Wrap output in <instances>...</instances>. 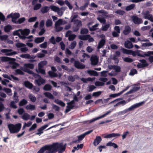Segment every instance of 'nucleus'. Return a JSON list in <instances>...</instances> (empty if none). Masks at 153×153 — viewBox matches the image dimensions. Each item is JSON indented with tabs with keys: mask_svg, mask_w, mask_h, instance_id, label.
Wrapping results in <instances>:
<instances>
[{
	"mask_svg": "<svg viewBox=\"0 0 153 153\" xmlns=\"http://www.w3.org/2000/svg\"><path fill=\"white\" fill-rule=\"evenodd\" d=\"M50 146L51 150L55 153L58 152L59 153H62L66 148L65 145H63L62 143H54Z\"/></svg>",
	"mask_w": 153,
	"mask_h": 153,
	"instance_id": "f257e3e1",
	"label": "nucleus"
},
{
	"mask_svg": "<svg viewBox=\"0 0 153 153\" xmlns=\"http://www.w3.org/2000/svg\"><path fill=\"white\" fill-rule=\"evenodd\" d=\"M78 15L77 13L74 14L72 16L71 22H74V26L73 27V30L74 32L77 31L80 27L82 25V22L81 21L78 20H74L77 18Z\"/></svg>",
	"mask_w": 153,
	"mask_h": 153,
	"instance_id": "f03ea898",
	"label": "nucleus"
},
{
	"mask_svg": "<svg viewBox=\"0 0 153 153\" xmlns=\"http://www.w3.org/2000/svg\"><path fill=\"white\" fill-rule=\"evenodd\" d=\"M21 126L22 124L20 123H17L15 125L9 124L7 126L11 134L18 133L20 130Z\"/></svg>",
	"mask_w": 153,
	"mask_h": 153,
	"instance_id": "7ed1b4c3",
	"label": "nucleus"
},
{
	"mask_svg": "<svg viewBox=\"0 0 153 153\" xmlns=\"http://www.w3.org/2000/svg\"><path fill=\"white\" fill-rule=\"evenodd\" d=\"M47 63V62L44 61L40 62L38 64V72L41 74H44L45 73V70L43 69V67Z\"/></svg>",
	"mask_w": 153,
	"mask_h": 153,
	"instance_id": "20e7f679",
	"label": "nucleus"
},
{
	"mask_svg": "<svg viewBox=\"0 0 153 153\" xmlns=\"http://www.w3.org/2000/svg\"><path fill=\"white\" fill-rule=\"evenodd\" d=\"M142 14L143 17L145 19H148L152 22H153V15L150 14L149 11H147L143 12Z\"/></svg>",
	"mask_w": 153,
	"mask_h": 153,
	"instance_id": "39448f33",
	"label": "nucleus"
},
{
	"mask_svg": "<svg viewBox=\"0 0 153 153\" xmlns=\"http://www.w3.org/2000/svg\"><path fill=\"white\" fill-rule=\"evenodd\" d=\"M20 14L18 13H15L13 14L11 13L8 15L7 18H12V21L14 23H17V19L20 17Z\"/></svg>",
	"mask_w": 153,
	"mask_h": 153,
	"instance_id": "423d86ee",
	"label": "nucleus"
},
{
	"mask_svg": "<svg viewBox=\"0 0 153 153\" xmlns=\"http://www.w3.org/2000/svg\"><path fill=\"white\" fill-rule=\"evenodd\" d=\"M50 8L55 12H57L58 14L60 16H62L63 13V12L62 10V8L59 9L58 7L54 5H51L50 6Z\"/></svg>",
	"mask_w": 153,
	"mask_h": 153,
	"instance_id": "0eeeda50",
	"label": "nucleus"
},
{
	"mask_svg": "<svg viewBox=\"0 0 153 153\" xmlns=\"http://www.w3.org/2000/svg\"><path fill=\"white\" fill-rule=\"evenodd\" d=\"M1 52L3 53H5V55L8 56H12L17 53L16 51H12L11 49H3L1 50Z\"/></svg>",
	"mask_w": 153,
	"mask_h": 153,
	"instance_id": "6e6552de",
	"label": "nucleus"
},
{
	"mask_svg": "<svg viewBox=\"0 0 153 153\" xmlns=\"http://www.w3.org/2000/svg\"><path fill=\"white\" fill-rule=\"evenodd\" d=\"M123 52L124 53L126 54H127L132 55L134 56H136L137 55V50L135 51H133L131 50H128L125 48H123L122 49Z\"/></svg>",
	"mask_w": 153,
	"mask_h": 153,
	"instance_id": "1a4fd4ad",
	"label": "nucleus"
},
{
	"mask_svg": "<svg viewBox=\"0 0 153 153\" xmlns=\"http://www.w3.org/2000/svg\"><path fill=\"white\" fill-rule=\"evenodd\" d=\"M137 55L138 56L144 57L145 56H149L151 55H153V51H149L145 52L144 54L143 53V52L139 50H137Z\"/></svg>",
	"mask_w": 153,
	"mask_h": 153,
	"instance_id": "9d476101",
	"label": "nucleus"
},
{
	"mask_svg": "<svg viewBox=\"0 0 153 153\" xmlns=\"http://www.w3.org/2000/svg\"><path fill=\"white\" fill-rule=\"evenodd\" d=\"M74 106L75 102L74 100H73L70 102L67 103V105L65 111V113H67L70 111L71 109L73 108Z\"/></svg>",
	"mask_w": 153,
	"mask_h": 153,
	"instance_id": "9b49d317",
	"label": "nucleus"
},
{
	"mask_svg": "<svg viewBox=\"0 0 153 153\" xmlns=\"http://www.w3.org/2000/svg\"><path fill=\"white\" fill-rule=\"evenodd\" d=\"M72 32L71 30L68 31L65 35V36L68 37V39L69 41L73 40L76 38V36L74 34H72Z\"/></svg>",
	"mask_w": 153,
	"mask_h": 153,
	"instance_id": "f8f14e48",
	"label": "nucleus"
},
{
	"mask_svg": "<svg viewBox=\"0 0 153 153\" xmlns=\"http://www.w3.org/2000/svg\"><path fill=\"white\" fill-rule=\"evenodd\" d=\"M131 19L133 22L135 24L139 25L143 23L142 19L141 18H138L137 16H132Z\"/></svg>",
	"mask_w": 153,
	"mask_h": 153,
	"instance_id": "ddd939ff",
	"label": "nucleus"
},
{
	"mask_svg": "<svg viewBox=\"0 0 153 153\" xmlns=\"http://www.w3.org/2000/svg\"><path fill=\"white\" fill-rule=\"evenodd\" d=\"M144 102H142L139 103H137L134 105H133L129 108L128 109H126V110H127V112L128 111L134 110V109L144 104Z\"/></svg>",
	"mask_w": 153,
	"mask_h": 153,
	"instance_id": "4468645a",
	"label": "nucleus"
},
{
	"mask_svg": "<svg viewBox=\"0 0 153 153\" xmlns=\"http://www.w3.org/2000/svg\"><path fill=\"white\" fill-rule=\"evenodd\" d=\"M132 86L133 89L128 92L127 94H131L138 90L140 88V84L139 83L133 85Z\"/></svg>",
	"mask_w": 153,
	"mask_h": 153,
	"instance_id": "2eb2a0df",
	"label": "nucleus"
},
{
	"mask_svg": "<svg viewBox=\"0 0 153 153\" xmlns=\"http://www.w3.org/2000/svg\"><path fill=\"white\" fill-rule=\"evenodd\" d=\"M38 78V79L35 80V82L36 84L39 86L43 84L45 82V80L42 78L40 76L38 75L36 77Z\"/></svg>",
	"mask_w": 153,
	"mask_h": 153,
	"instance_id": "dca6fc26",
	"label": "nucleus"
},
{
	"mask_svg": "<svg viewBox=\"0 0 153 153\" xmlns=\"http://www.w3.org/2000/svg\"><path fill=\"white\" fill-rule=\"evenodd\" d=\"M112 111V110H109V111H107L106 113L102 115H101L99 117L94 118L93 119L91 120H90V122L91 123V122H93L94 121H96V120H98L100 119H101V118L104 117L106 116L109 114L111 112V111Z\"/></svg>",
	"mask_w": 153,
	"mask_h": 153,
	"instance_id": "f3484780",
	"label": "nucleus"
},
{
	"mask_svg": "<svg viewBox=\"0 0 153 153\" xmlns=\"http://www.w3.org/2000/svg\"><path fill=\"white\" fill-rule=\"evenodd\" d=\"M91 64L93 65H96L98 61V58L95 55H92L91 58Z\"/></svg>",
	"mask_w": 153,
	"mask_h": 153,
	"instance_id": "a211bd4d",
	"label": "nucleus"
},
{
	"mask_svg": "<svg viewBox=\"0 0 153 153\" xmlns=\"http://www.w3.org/2000/svg\"><path fill=\"white\" fill-rule=\"evenodd\" d=\"M51 69L53 71H49L48 72L49 75L51 77H56L58 76V75L55 73L54 72L56 71V69L54 67H52Z\"/></svg>",
	"mask_w": 153,
	"mask_h": 153,
	"instance_id": "6ab92c4d",
	"label": "nucleus"
},
{
	"mask_svg": "<svg viewBox=\"0 0 153 153\" xmlns=\"http://www.w3.org/2000/svg\"><path fill=\"white\" fill-rule=\"evenodd\" d=\"M120 135V134L118 133H112L108 134L104 136L105 138H110L112 137H118Z\"/></svg>",
	"mask_w": 153,
	"mask_h": 153,
	"instance_id": "aec40b11",
	"label": "nucleus"
},
{
	"mask_svg": "<svg viewBox=\"0 0 153 153\" xmlns=\"http://www.w3.org/2000/svg\"><path fill=\"white\" fill-rule=\"evenodd\" d=\"M74 65L75 67L78 69H83L85 68V65L80 63L79 61H75Z\"/></svg>",
	"mask_w": 153,
	"mask_h": 153,
	"instance_id": "412c9836",
	"label": "nucleus"
},
{
	"mask_svg": "<svg viewBox=\"0 0 153 153\" xmlns=\"http://www.w3.org/2000/svg\"><path fill=\"white\" fill-rule=\"evenodd\" d=\"M20 56L22 58L27 59H34L36 57V56L33 55L30 56L28 54H22L20 55Z\"/></svg>",
	"mask_w": 153,
	"mask_h": 153,
	"instance_id": "4be33fe9",
	"label": "nucleus"
},
{
	"mask_svg": "<svg viewBox=\"0 0 153 153\" xmlns=\"http://www.w3.org/2000/svg\"><path fill=\"white\" fill-rule=\"evenodd\" d=\"M125 46L127 48L131 49L133 47L132 43L129 40H127L125 43Z\"/></svg>",
	"mask_w": 153,
	"mask_h": 153,
	"instance_id": "5701e85b",
	"label": "nucleus"
},
{
	"mask_svg": "<svg viewBox=\"0 0 153 153\" xmlns=\"http://www.w3.org/2000/svg\"><path fill=\"white\" fill-rule=\"evenodd\" d=\"M50 145H46L41 148L38 152L37 153H43L46 150V149H51Z\"/></svg>",
	"mask_w": 153,
	"mask_h": 153,
	"instance_id": "b1692460",
	"label": "nucleus"
},
{
	"mask_svg": "<svg viewBox=\"0 0 153 153\" xmlns=\"http://www.w3.org/2000/svg\"><path fill=\"white\" fill-rule=\"evenodd\" d=\"M90 58V56L87 54L83 53L82 56L80 57V61L82 62H84L85 60L89 59Z\"/></svg>",
	"mask_w": 153,
	"mask_h": 153,
	"instance_id": "393cba45",
	"label": "nucleus"
},
{
	"mask_svg": "<svg viewBox=\"0 0 153 153\" xmlns=\"http://www.w3.org/2000/svg\"><path fill=\"white\" fill-rule=\"evenodd\" d=\"M102 140V138L100 136L96 137L94 142V144L95 146L98 145Z\"/></svg>",
	"mask_w": 153,
	"mask_h": 153,
	"instance_id": "a878e982",
	"label": "nucleus"
},
{
	"mask_svg": "<svg viewBox=\"0 0 153 153\" xmlns=\"http://www.w3.org/2000/svg\"><path fill=\"white\" fill-rule=\"evenodd\" d=\"M9 82V81L6 79H4L1 81L2 84L5 85L6 86H8L10 87H12L13 86L12 84H10L8 83Z\"/></svg>",
	"mask_w": 153,
	"mask_h": 153,
	"instance_id": "bb28decb",
	"label": "nucleus"
},
{
	"mask_svg": "<svg viewBox=\"0 0 153 153\" xmlns=\"http://www.w3.org/2000/svg\"><path fill=\"white\" fill-rule=\"evenodd\" d=\"M92 24V23L91 22L89 23L88 24V26L89 27V30L90 31H94L97 29V27L99 25V24H96L95 25L92 26L91 27H90V25H91Z\"/></svg>",
	"mask_w": 153,
	"mask_h": 153,
	"instance_id": "cd10ccee",
	"label": "nucleus"
},
{
	"mask_svg": "<svg viewBox=\"0 0 153 153\" xmlns=\"http://www.w3.org/2000/svg\"><path fill=\"white\" fill-rule=\"evenodd\" d=\"M85 137V136L83 134L79 136H77V140L74 141V143H79L80 141L82 140Z\"/></svg>",
	"mask_w": 153,
	"mask_h": 153,
	"instance_id": "c85d7f7f",
	"label": "nucleus"
},
{
	"mask_svg": "<svg viewBox=\"0 0 153 153\" xmlns=\"http://www.w3.org/2000/svg\"><path fill=\"white\" fill-rule=\"evenodd\" d=\"M30 32V30L27 29H25L23 30L21 29V34L22 35H25V36L28 35Z\"/></svg>",
	"mask_w": 153,
	"mask_h": 153,
	"instance_id": "c756f323",
	"label": "nucleus"
},
{
	"mask_svg": "<svg viewBox=\"0 0 153 153\" xmlns=\"http://www.w3.org/2000/svg\"><path fill=\"white\" fill-rule=\"evenodd\" d=\"M34 67V65L32 64L27 63L25 64L24 65V70L27 69V68H29L31 69H33Z\"/></svg>",
	"mask_w": 153,
	"mask_h": 153,
	"instance_id": "7c9ffc66",
	"label": "nucleus"
},
{
	"mask_svg": "<svg viewBox=\"0 0 153 153\" xmlns=\"http://www.w3.org/2000/svg\"><path fill=\"white\" fill-rule=\"evenodd\" d=\"M131 30V29L130 27L126 26L125 27V30L123 31V33L124 34L127 35L130 33Z\"/></svg>",
	"mask_w": 153,
	"mask_h": 153,
	"instance_id": "2f4dec72",
	"label": "nucleus"
},
{
	"mask_svg": "<svg viewBox=\"0 0 153 153\" xmlns=\"http://www.w3.org/2000/svg\"><path fill=\"white\" fill-rule=\"evenodd\" d=\"M45 39L44 37H37L35 39L34 42L36 43H39L43 42Z\"/></svg>",
	"mask_w": 153,
	"mask_h": 153,
	"instance_id": "473e14b6",
	"label": "nucleus"
},
{
	"mask_svg": "<svg viewBox=\"0 0 153 153\" xmlns=\"http://www.w3.org/2000/svg\"><path fill=\"white\" fill-rule=\"evenodd\" d=\"M26 108L27 110H30L32 111L34 110L35 109L36 107L35 105L30 104L26 106Z\"/></svg>",
	"mask_w": 153,
	"mask_h": 153,
	"instance_id": "72a5a7b5",
	"label": "nucleus"
},
{
	"mask_svg": "<svg viewBox=\"0 0 153 153\" xmlns=\"http://www.w3.org/2000/svg\"><path fill=\"white\" fill-rule=\"evenodd\" d=\"M30 115L27 113H24L22 116V118L25 120H27L29 119Z\"/></svg>",
	"mask_w": 153,
	"mask_h": 153,
	"instance_id": "f704fd0d",
	"label": "nucleus"
},
{
	"mask_svg": "<svg viewBox=\"0 0 153 153\" xmlns=\"http://www.w3.org/2000/svg\"><path fill=\"white\" fill-rule=\"evenodd\" d=\"M90 37V36L89 35H80L79 36V38L82 40H88Z\"/></svg>",
	"mask_w": 153,
	"mask_h": 153,
	"instance_id": "c9c22d12",
	"label": "nucleus"
},
{
	"mask_svg": "<svg viewBox=\"0 0 153 153\" xmlns=\"http://www.w3.org/2000/svg\"><path fill=\"white\" fill-rule=\"evenodd\" d=\"M10 58L9 57H5V56H2L0 57V61L2 62H6L10 60Z\"/></svg>",
	"mask_w": 153,
	"mask_h": 153,
	"instance_id": "e433bc0d",
	"label": "nucleus"
},
{
	"mask_svg": "<svg viewBox=\"0 0 153 153\" xmlns=\"http://www.w3.org/2000/svg\"><path fill=\"white\" fill-rule=\"evenodd\" d=\"M105 42V40H101L98 44L97 48L98 49H100L102 48L104 45Z\"/></svg>",
	"mask_w": 153,
	"mask_h": 153,
	"instance_id": "4c0bfd02",
	"label": "nucleus"
},
{
	"mask_svg": "<svg viewBox=\"0 0 153 153\" xmlns=\"http://www.w3.org/2000/svg\"><path fill=\"white\" fill-rule=\"evenodd\" d=\"M24 84V85L26 87L29 88L30 89L32 88L33 87V85L32 83L28 81L25 82Z\"/></svg>",
	"mask_w": 153,
	"mask_h": 153,
	"instance_id": "58836bf2",
	"label": "nucleus"
},
{
	"mask_svg": "<svg viewBox=\"0 0 153 153\" xmlns=\"http://www.w3.org/2000/svg\"><path fill=\"white\" fill-rule=\"evenodd\" d=\"M50 8V7H48L45 6L42 8L41 11L42 13H45L48 12Z\"/></svg>",
	"mask_w": 153,
	"mask_h": 153,
	"instance_id": "ea45409f",
	"label": "nucleus"
},
{
	"mask_svg": "<svg viewBox=\"0 0 153 153\" xmlns=\"http://www.w3.org/2000/svg\"><path fill=\"white\" fill-rule=\"evenodd\" d=\"M54 102L64 107L65 105V103H64L62 101H61L59 100L58 99H56L54 101Z\"/></svg>",
	"mask_w": 153,
	"mask_h": 153,
	"instance_id": "a19ab883",
	"label": "nucleus"
},
{
	"mask_svg": "<svg viewBox=\"0 0 153 153\" xmlns=\"http://www.w3.org/2000/svg\"><path fill=\"white\" fill-rule=\"evenodd\" d=\"M54 102L64 107L65 105V103H64L62 101H61L59 100L58 99H56L54 101Z\"/></svg>",
	"mask_w": 153,
	"mask_h": 153,
	"instance_id": "79ce46f5",
	"label": "nucleus"
},
{
	"mask_svg": "<svg viewBox=\"0 0 153 153\" xmlns=\"http://www.w3.org/2000/svg\"><path fill=\"white\" fill-rule=\"evenodd\" d=\"M87 73L91 75H93L94 76H97L98 75L97 73L94 71H88Z\"/></svg>",
	"mask_w": 153,
	"mask_h": 153,
	"instance_id": "37998d69",
	"label": "nucleus"
},
{
	"mask_svg": "<svg viewBox=\"0 0 153 153\" xmlns=\"http://www.w3.org/2000/svg\"><path fill=\"white\" fill-rule=\"evenodd\" d=\"M106 146H113L115 148H116L118 147V146L116 144L112 143L111 141L109 142L108 143H107Z\"/></svg>",
	"mask_w": 153,
	"mask_h": 153,
	"instance_id": "c03bdc74",
	"label": "nucleus"
},
{
	"mask_svg": "<svg viewBox=\"0 0 153 153\" xmlns=\"http://www.w3.org/2000/svg\"><path fill=\"white\" fill-rule=\"evenodd\" d=\"M135 7V5L134 4H132L128 6H127L126 8V11H129L132 9H133Z\"/></svg>",
	"mask_w": 153,
	"mask_h": 153,
	"instance_id": "a18cd8bd",
	"label": "nucleus"
},
{
	"mask_svg": "<svg viewBox=\"0 0 153 153\" xmlns=\"http://www.w3.org/2000/svg\"><path fill=\"white\" fill-rule=\"evenodd\" d=\"M110 25L109 24L102 25V30L104 31H106L110 27Z\"/></svg>",
	"mask_w": 153,
	"mask_h": 153,
	"instance_id": "49530a36",
	"label": "nucleus"
},
{
	"mask_svg": "<svg viewBox=\"0 0 153 153\" xmlns=\"http://www.w3.org/2000/svg\"><path fill=\"white\" fill-rule=\"evenodd\" d=\"M48 126V125H45L43 126H42V127H41L40 128H39L38 129V131L40 132H42V133H43V130L45 129V128H47Z\"/></svg>",
	"mask_w": 153,
	"mask_h": 153,
	"instance_id": "de8ad7c7",
	"label": "nucleus"
},
{
	"mask_svg": "<svg viewBox=\"0 0 153 153\" xmlns=\"http://www.w3.org/2000/svg\"><path fill=\"white\" fill-rule=\"evenodd\" d=\"M44 94L46 97L50 99H53L54 98L53 95L49 92H45L44 93Z\"/></svg>",
	"mask_w": 153,
	"mask_h": 153,
	"instance_id": "09e8293b",
	"label": "nucleus"
},
{
	"mask_svg": "<svg viewBox=\"0 0 153 153\" xmlns=\"http://www.w3.org/2000/svg\"><path fill=\"white\" fill-rule=\"evenodd\" d=\"M76 41H74L72 42L71 43L69 48L71 49H74L76 46Z\"/></svg>",
	"mask_w": 153,
	"mask_h": 153,
	"instance_id": "8fccbe9b",
	"label": "nucleus"
},
{
	"mask_svg": "<svg viewBox=\"0 0 153 153\" xmlns=\"http://www.w3.org/2000/svg\"><path fill=\"white\" fill-rule=\"evenodd\" d=\"M11 29L12 27L9 25L6 26L4 27V30L7 32H9Z\"/></svg>",
	"mask_w": 153,
	"mask_h": 153,
	"instance_id": "3c124183",
	"label": "nucleus"
},
{
	"mask_svg": "<svg viewBox=\"0 0 153 153\" xmlns=\"http://www.w3.org/2000/svg\"><path fill=\"white\" fill-rule=\"evenodd\" d=\"M4 91L8 94L9 95H11L12 94L11 93V90L10 89L7 88H4L3 89Z\"/></svg>",
	"mask_w": 153,
	"mask_h": 153,
	"instance_id": "603ef678",
	"label": "nucleus"
},
{
	"mask_svg": "<svg viewBox=\"0 0 153 153\" xmlns=\"http://www.w3.org/2000/svg\"><path fill=\"white\" fill-rule=\"evenodd\" d=\"M8 36L7 35H3L2 36H0V39L2 41H4L6 42L8 39Z\"/></svg>",
	"mask_w": 153,
	"mask_h": 153,
	"instance_id": "864d4df0",
	"label": "nucleus"
},
{
	"mask_svg": "<svg viewBox=\"0 0 153 153\" xmlns=\"http://www.w3.org/2000/svg\"><path fill=\"white\" fill-rule=\"evenodd\" d=\"M96 88V87L93 85H89L88 87V91L89 92H91L95 89Z\"/></svg>",
	"mask_w": 153,
	"mask_h": 153,
	"instance_id": "5fc2aeb1",
	"label": "nucleus"
},
{
	"mask_svg": "<svg viewBox=\"0 0 153 153\" xmlns=\"http://www.w3.org/2000/svg\"><path fill=\"white\" fill-rule=\"evenodd\" d=\"M24 71L30 74H33V76L35 78H36V76H38V74L34 73L32 71L26 69L25 70H24Z\"/></svg>",
	"mask_w": 153,
	"mask_h": 153,
	"instance_id": "6e6d98bb",
	"label": "nucleus"
},
{
	"mask_svg": "<svg viewBox=\"0 0 153 153\" xmlns=\"http://www.w3.org/2000/svg\"><path fill=\"white\" fill-rule=\"evenodd\" d=\"M51 88V85L49 84L46 85L44 87V90L46 91H49Z\"/></svg>",
	"mask_w": 153,
	"mask_h": 153,
	"instance_id": "4d7b16f0",
	"label": "nucleus"
},
{
	"mask_svg": "<svg viewBox=\"0 0 153 153\" xmlns=\"http://www.w3.org/2000/svg\"><path fill=\"white\" fill-rule=\"evenodd\" d=\"M29 98L30 100L33 102H35L36 100V97L32 94L29 95Z\"/></svg>",
	"mask_w": 153,
	"mask_h": 153,
	"instance_id": "13d9d810",
	"label": "nucleus"
},
{
	"mask_svg": "<svg viewBox=\"0 0 153 153\" xmlns=\"http://www.w3.org/2000/svg\"><path fill=\"white\" fill-rule=\"evenodd\" d=\"M65 3L66 4L70 10H71L73 8V6L67 0L65 1Z\"/></svg>",
	"mask_w": 153,
	"mask_h": 153,
	"instance_id": "bf43d9fd",
	"label": "nucleus"
},
{
	"mask_svg": "<svg viewBox=\"0 0 153 153\" xmlns=\"http://www.w3.org/2000/svg\"><path fill=\"white\" fill-rule=\"evenodd\" d=\"M140 62L143 65L144 67L147 66L148 65V64L147 63L146 61L144 59H142L140 60Z\"/></svg>",
	"mask_w": 153,
	"mask_h": 153,
	"instance_id": "052dcab7",
	"label": "nucleus"
},
{
	"mask_svg": "<svg viewBox=\"0 0 153 153\" xmlns=\"http://www.w3.org/2000/svg\"><path fill=\"white\" fill-rule=\"evenodd\" d=\"M27 102V101L26 100L23 99L20 102L19 105L20 106H23L26 105Z\"/></svg>",
	"mask_w": 153,
	"mask_h": 153,
	"instance_id": "680f3d73",
	"label": "nucleus"
},
{
	"mask_svg": "<svg viewBox=\"0 0 153 153\" xmlns=\"http://www.w3.org/2000/svg\"><path fill=\"white\" fill-rule=\"evenodd\" d=\"M101 91H99L93 93L92 96L94 97H98L102 93Z\"/></svg>",
	"mask_w": 153,
	"mask_h": 153,
	"instance_id": "e2e57ef3",
	"label": "nucleus"
},
{
	"mask_svg": "<svg viewBox=\"0 0 153 153\" xmlns=\"http://www.w3.org/2000/svg\"><path fill=\"white\" fill-rule=\"evenodd\" d=\"M52 24V22L51 20L48 19L46 22V25L47 27L51 26Z\"/></svg>",
	"mask_w": 153,
	"mask_h": 153,
	"instance_id": "0e129e2a",
	"label": "nucleus"
},
{
	"mask_svg": "<svg viewBox=\"0 0 153 153\" xmlns=\"http://www.w3.org/2000/svg\"><path fill=\"white\" fill-rule=\"evenodd\" d=\"M62 24V19H59L55 24V26H60Z\"/></svg>",
	"mask_w": 153,
	"mask_h": 153,
	"instance_id": "69168bd1",
	"label": "nucleus"
},
{
	"mask_svg": "<svg viewBox=\"0 0 153 153\" xmlns=\"http://www.w3.org/2000/svg\"><path fill=\"white\" fill-rule=\"evenodd\" d=\"M112 68L115 70L116 72H119L120 71V68L117 66L114 65L112 66Z\"/></svg>",
	"mask_w": 153,
	"mask_h": 153,
	"instance_id": "338daca9",
	"label": "nucleus"
},
{
	"mask_svg": "<svg viewBox=\"0 0 153 153\" xmlns=\"http://www.w3.org/2000/svg\"><path fill=\"white\" fill-rule=\"evenodd\" d=\"M104 85V83L103 82L100 81H97L95 82V85L97 86H102Z\"/></svg>",
	"mask_w": 153,
	"mask_h": 153,
	"instance_id": "774afa93",
	"label": "nucleus"
}]
</instances>
